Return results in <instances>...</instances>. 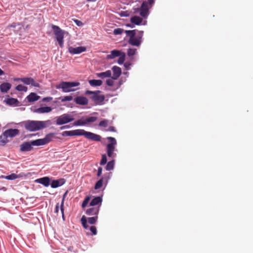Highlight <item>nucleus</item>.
<instances>
[{
	"label": "nucleus",
	"mask_w": 253,
	"mask_h": 253,
	"mask_svg": "<svg viewBox=\"0 0 253 253\" xmlns=\"http://www.w3.org/2000/svg\"><path fill=\"white\" fill-rule=\"evenodd\" d=\"M46 123L47 121L27 120L20 122L19 125L24 126L28 131H35L45 127Z\"/></svg>",
	"instance_id": "f257e3e1"
},
{
	"label": "nucleus",
	"mask_w": 253,
	"mask_h": 253,
	"mask_svg": "<svg viewBox=\"0 0 253 253\" xmlns=\"http://www.w3.org/2000/svg\"><path fill=\"white\" fill-rule=\"evenodd\" d=\"M125 33L129 37L128 43L132 46H138L142 42L143 31L133 30H126Z\"/></svg>",
	"instance_id": "f03ea898"
},
{
	"label": "nucleus",
	"mask_w": 253,
	"mask_h": 253,
	"mask_svg": "<svg viewBox=\"0 0 253 253\" xmlns=\"http://www.w3.org/2000/svg\"><path fill=\"white\" fill-rule=\"evenodd\" d=\"M74 131L75 135H84L86 138L95 141H100L101 140V136L100 135L91 132L86 131L84 129H76L74 130Z\"/></svg>",
	"instance_id": "7ed1b4c3"
},
{
	"label": "nucleus",
	"mask_w": 253,
	"mask_h": 253,
	"mask_svg": "<svg viewBox=\"0 0 253 253\" xmlns=\"http://www.w3.org/2000/svg\"><path fill=\"white\" fill-rule=\"evenodd\" d=\"M79 85V82H62L56 86V88H62L63 92H68L74 91V89L72 88Z\"/></svg>",
	"instance_id": "20e7f679"
},
{
	"label": "nucleus",
	"mask_w": 253,
	"mask_h": 253,
	"mask_svg": "<svg viewBox=\"0 0 253 253\" xmlns=\"http://www.w3.org/2000/svg\"><path fill=\"white\" fill-rule=\"evenodd\" d=\"M107 139L109 140L110 142L106 146L107 155L110 158H114L116 156L114 151L117 145V141L115 138L112 137H108Z\"/></svg>",
	"instance_id": "39448f33"
},
{
	"label": "nucleus",
	"mask_w": 253,
	"mask_h": 253,
	"mask_svg": "<svg viewBox=\"0 0 253 253\" xmlns=\"http://www.w3.org/2000/svg\"><path fill=\"white\" fill-rule=\"evenodd\" d=\"M100 92V91L99 90H97L96 91L86 90L85 93L86 95H91V99L96 104H99L102 103L105 99V97L103 95L99 94Z\"/></svg>",
	"instance_id": "423d86ee"
},
{
	"label": "nucleus",
	"mask_w": 253,
	"mask_h": 253,
	"mask_svg": "<svg viewBox=\"0 0 253 253\" xmlns=\"http://www.w3.org/2000/svg\"><path fill=\"white\" fill-rule=\"evenodd\" d=\"M52 28L53 30L55 39L58 42V45L61 47L63 46L64 42V32L58 26L52 25Z\"/></svg>",
	"instance_id": "0eeeda50"
},
{
	"label": "nucleus",
	"mask_w": 253,
	"mask_h": 253,
	"mask_svg": "<svg viewBox=\"0 0 253 253\" xmlns=\"http://www.w3.org/2000/svg\"><path fill=\"white\" fill-rule=\"evenodd\" d=\"M154 3V0H148L142 2L140 8V15L146 18L149 13V5H151Z\"/></svg>",
	"instance_id": "6e6552de"
},
{
	"label": "nucleus",
	"mask_w": 253,
	"mask_h": 253,
	"mask_svg": "<svg viewBox=\"0 0 253 253\" xmlns=\"http://www.w3.org/2000/svg\"><path fill=\"white\" fill-rule=\"evenodd\" d=\"M74 119L73 116L68 114H64L57 118L56 124L58 125H61L71 122L74 121Z\"/></svg>",
	"instance_id": "1a4fd4ad"
},
{
	"label": "nucleus",
	"mask_w": 253,
	"mask_h": 253,
	"mask_svg": "<svg viewBox=\"0 0 253 253\" xmlns=\"http://www.w3.org/2000/svg\"><path fill=\"white\" fill-rule=\"evenodd\" d=\"M15 81H20L24 84L26 85H32L34 87H39L40 84L39 83L36 82L34 79L32 78H16L14 79Z\"/></svg>",
	"instance_id": "9d476101"
},
{
	"label": "nucleus",
	"mask_w": 253,
	"mask_h": 253,
	"mask_svg": "<svg viewBox=\"0 0 253 253\" xmlns=\"http://www.w3.org/2000/svg\"><path fill=\"white\" fill-rule=\"evenodd\" d=\"M81 222L83 226L85 229H89L91 232V234L92 235H95L97 234V229L95 226H89L88 224H87V220L86 218L84 215H83L81 218Z\"/></svg>",
	"instance_id": "9b49d317"
},
{
	"label": "nucleus",
	"mask_w": 253,
	"mask_h": 253,
	"mask_svg": "<svg viewBox=\"0 0 253 253\" xmlns=\"http://www.w3.org/2000/svg\"><path fill=\"white\" fill-rule=\"evenodd\" d=\"M20 132L18 129L9 128L3 132V135L7 137L12 138L18 135Z\"/></svg>",
	"instance_id": "f8f14e48"
},
{
	"label": "nucleus",
	"mask_w": 253,
	"mask_h": 253,
	"mask_svg": "<svg viewBox=\"0 0 253 253\" xmlns=\"http://www.w3.org/2000/svg\"><path fill=\"white\" fill-rule=\"evenodd\" d=\"M33 146L32 144V141L30 142H24L20 145V150L21 152H28L31 151L33 149Z\"/></svg>",
	"instance_id": "ddd939ff"
},
{
	"label": "nucleus",
	"mask_w": 253,
	"mask_h": 253,
	"mask_svg": "<svg viewBox=\"0 0 253 253\" xmlns=\"http://www.w3.org/2000/svg\"><path fill=\"white\" fill-rule=\"evenodd\" d=\"M47 143V134L45 135L43 139H38L32 141V144L33 146H41Z\"/></svg>",
	"instance_id": "4468645a"
},
{
	"label": "nucleus",
	"mask_w": 253,
	"mask_h": 253,
	"mask_svg": "<svg viewBox=\"0 0 253 253\" xmlns=\"http://www.w3.org/2000/svg\"><path fill=\"white\" fill-rule=\"evenodd\" d=\"M99 207H91L86 210V214L88 215L98 216L99 211Z\"/></svg>",
	"instance_id": "2eb2a0df"
},
{
	"label": "nucleus",
	"mask_w": 253,
	"mask_h": 253,
	"mask_svg": "<svg viewBox=\"0 0 253 253\" xmlns=\"http://www.w3.org/2000/svg\"><path fill=\"white\" fill-rule=\"evenodd\" d=\"M112 71L113 73L112 79L114 80H117L122 74L121 68L117 66H114L112 68Z\"/></svg>",
	"instance_id": "dca6fc26"
},
{
	"label": "nucleus",
	"mask_w": 253,
	"mask_h": 253,
	"mask_svg": "<svg viewBox=\"0 0 253 253\" xmlns=\"http://www.w3.org/2000/svg\"><path fill=\"white\" fill-rule=\"evenodd\" d=\"M8 28H13V31L15 33H18L23 29V26L20 23H13L7 26Z\"/></svg>",
	"instance_id": "f3484780"
},
{
	"label": "nucleus",
	"mask_w": 253,
	"mask_h": 253,
	"mask_svg": "<svg viewBox=\"0 0 253 253\" xmlns=\"http://www.w3.org/2000/svg\"><path fill=\"white\" fill-rule=\"evenodd\" d=\"M6 103L9 106H19V102L17 99L9 97L5 100Z\"/></svg>",
	"instance_id": "a211bd4d"
},
{
	"label": "nucleus",
	"mask_w": 253,
	"mask_h": 253,
	"mask_svg": "<svg viewBox=\"0 0 253 253\" xmlns=\"http://www.w3.org/2000/svg\"><path fill=\"white\" fill-rule=\"evenodd\" d=\"M40 98V96L34 92L30 93V94L26 97L27 101L29 102H33L36 101L38 100Z\"/></svg>",
	"instance_id": "6ab92c4d"
},
{
	"label": "nucleus",
	"mask_w": 253,
	"mask_h": 253,
	"mask_svg": "<svg viewBox=\"0 0 253 253\" xmlns=\"http://www.w3.org/2000/svg\"><path fill=\"white\" fill-rule=\"evenodd\" d=\"M75 102L80 105H84L88 104V99L83 96H78L75 99Z\"/></svg>",
	"instance_id": "aec40b11"
},
{
	"label": "nucleus",
	"mask_w": 253,
	"mask_h": 253,
	"mask_svg": "<svg viewBox=\"0 0 253 253\" xmlns=\"http://www.w3.org/2000/svg\"><path fill=\"white\" fill-rule=\"evenodd\" d=\"M65 182V180L63 178H61L58 180H53L50 185L52 188H57L59 186H62Z\"/></svg>",
	"instance_id": "412c9836"
},
{
	"label": "nucleus",
	"mask_w": 253,
	"mask_h": 253,
	"mask_svg": "<svg viewBox=\"0 0 253 253\" xmlns=\"http://www.w3.org/2000/svg\"><path fill=\"white\" fill-rule=\"evenodd\" d=\"M11 87V84L9 83H3L0 85V90L1 92L6 93Z\"/></svg>",
	"instance_id": "4be33fe9"
},
{
	"label": "nucleus",
	"mask_w": 253,
	"mask_h": 253,
	"mask_svg": "<svg viewBox=\"0 0 253 253\" xmlns=\"http://www.w3.org/2000/svg\"><path fill=\"white\" fill-rule=\"evenodd\" d=\"M22 176H23V174H22V173H20L19 174L11 173L10 174L5 176L4 178L7 180H13L17 178H20Z\"/></svg>",
	"instance_id": "5701e85b"
},
{
	"label": "nucleus",
	"mask_w": 253,
	"mask_h": 253,
	"mask_svg": "<svg viewBox=\"0 0 253 253\" xmlns=\"http://www.w3.org/2000/svg\"><path fill=\"white\" fill-rule=\"evenodd\" d=\"M112 75L111 71L110 70H107L104 72H101L97 74L98 77L100 78H109L111 77Z\"/></svg>",
	"instance_id": "b1692460"
},
{
	"label": "nucleus",
	"mask_w": 253,
	"mask_h": 253,
	"mask_svg": "<svg viewBox=\"0 0 253 253\" xmlns=\"http://www.w3.org/2000/svg\"><path fill=\"white\" fill-rule=\"evenodd\" d=\"M85 49L86 48H68V51L72 54H77L85 51Z\"/></svg>",
	"instance_id": "393cba45"
},
{
	"label": "nucleus",
	"mask_w": 253,
	"mask_h": 253,
	"mask_svg": "<svg viewBox=\"0 0 253 253\" xmlns=\"http://www.w3.org/2000/svg\"><path fill=\"white\" fill-rule=\"evenodd\" d=\"M121 53V52L119 50H114L111 52L110 54L107 55V57L108 59H113L120 55Z\"/></svg>",
	"instance_id": "a878e982"
},
{
	"label": "nucleus",
	"mask_w": 253,
	"mask_h": 253,
	"mask_svg": "<svg viewBox=\"0 0 253 253\" xmlns=\"http://www.w3.org/2000/svg\"><path fill=\"white\" fill-rule=\"evenodd\" d=\"M142 21L143 20L141 18L137 16H134L130 18L131 22L136 25H140Z\"/></svg>",
	"instance_id": "bb28decb"
},
{
	"label": "nucleus",
	"mask_w": 253,
	"mask_h": 253,
	"mask_svg": "<svg viewBox=\"0 0 253 253\" xmlns=\"http://www.w3.org/2000/svg\"><path fill=\"white\" fill-rule=\"evenodd\" d=\"M102 202V199L100 197H96L93 199L90 203V206L93 207L96 206Z\"/></svg>",
	"instance_id": "cd10ccee"
},
{
	"label": "nucleus",
	"mask_w": 253,
	"mask_h": 253,
	"mask_svg": "<svg viewBox=\"0 0 253 253\" xmlns=\"http://www.w3.org/2000/svg\"><path fill=\"white\" fill-rule=\"evenodd\" d=\"M35 182L47 187V176H45L35 180Z\"/></svg>",
	"instance_id": "c85d7f7f"
},
{
	"label": "nucleus",
	"mask_w": 253,
	"mask_h": 253,
	"mask_svg": "<svg viewBox=\"0 0 253 253\" xmlns=\"http://www.w3.org/2000/svg\"><path fill=\"white\" fill-rule=\"evenodd\" d=\"M73 125L75 126H85L86 123L85 118H82L81 119L75 121L73 123Z\"/></svg>",
	"instance_id": "c756f323"
},
{
	"label": "nucleus",
	"mask_w": 253,
	"mask_h": 253,
	"mask_svg": "<svg viewBox=\"0 0 253 253\" xmlns=\"http://www.w3.org/2000/svg\"><path fill=\"white\" fill-rule=\"evenodd\" d=\"M89 83L91 86H100L102 84V82L100 80H91Z\"/></svg>",
	"instance_id": "7c9ffc66"
},
{
	"label": "nucleus",
	"mask_w": 253,
	"mask_h": 253,
	"mask_svg": "<svg viewBox=\"0 0 253 253\" xmlns=\"http://www.w3.org/2000/svg\"><path fill=\"white\" fill-rule=\"evenodd\" d=\"M34 112L38 113H47V106H44L42 107H40L37 109H34L33 111Z\"/></svg>",
	"instance_id": "2f4dec72"
},
{
	"label": "nucleus",
	"mask_w": 253,
	"mask_h": 253,
	"mask_svg": "<svg viewBox=\"0 0 253 253\" xmlns=\"http://www.w3.org/2000/svg\"><path fill=\"white\" fill-rule=\"evenodd\" d=\"M98 219V216H94L91 217H88L87 220V223H89L90 224H95Z\"/></svg>",
	"instance_id": "473e14b6"
},
{
	"label": "nucleus",
	"mask_w": 253,
	"mask_h": 253,
	"mask_svg": "<svg viewBox=\"0 0 253 253\" xmlns=\"http://www.w3.org/2000/svg\"><path fill=\"white\" fill-rule=\"evenodd\" d=\"M7 138V137L3 134L2 135H0V146H4L8 142Z\"/></svg>",
	"instance_id": "72a5a7b5"
},
{
	"label": "nucleus",
	"mask_w": 253,
	"mask_h": 253,
	"mask_svg": "<svg viewBox=\"0 0 253 253\" xmlns=\"http://www.w3.org/2000/svg\"><path fill=\"white\" fill-rule=\"evenodd\" d=\"M97 120V117H89L86 118H85L86 125L95 122Z\"/></svg>",
	"instance_id": "f704fd0d"
},
{
	"label": "nucleus",
	"mask_w": 253,
	"mask_h": 253,
	"mask_svg": "<svg viewBox=\"0 0 253 253\" xmlns=\"http://www.w3.org/2000/svg\"><path fill=\"white\" fill-rule=\"evenodd\" d=\"M114 160L109 162L106 165V169L108 171L112 170L114 169Z\"/></svg>",
	"instance_id": "c9c22d12"
},
{
	"label": "nucleus",
	"mask_w": 253,
	"mask_h": 253,
	"mask_svg": "<svg viewBox=\"0 0 253 253\" xmlns=\"http://www.w3.org/2000/svg\"><path fill=\"white\" fill-rule=\"evenodd\" d=\"M118 57H119V59L118 60V63L119 64H122L125 60V57H126L125 53L124 52H121L120 54V55H119Z\"/></svg>",
	"instance_id": "e433bc0d"
},
{
	"label": "nucleus",
	"mask_w": 253,
	"mask_h": 253,
	"mask_svg": "<svg viewBox=\"0 0 253 253\" xmlns=\"http://www.w3.org/2000/svg\"><path fill=\"white\" fill-rule=\"evenodd\" d=\"M15 89L18 91L26 92L27 90V87L22 84H18L16 86Z\"/></svg>",
	"instance_id": "4c0bfd02"
},
{
	"label": "nucleus",
	"mask_w": 253,
	"mask_h": 253,
	"mask_svg": "<svg viewBox=\"0 0 253 253\" xmlns=\"http://www.w3.org/2000/svg\"><path fill=\"white\" fill-rule=\"evenodd\" d=\"M62 135L63 136H74L75 135V131L73 130L70 131H65L62 133Z\"/></svg>",
	"instance_id": "58836bf2"
},
{
	"label": "nucleus",
	"mask_w": 253,
	"mask_h": 253,
	"mask_svg": "<svg viewBox=\"0 0 253 253\" xmlns=\"http://www.w3.org/2000/svg\"><path fill=\"white\" fill-rule=\"evenodd\" d=\"M109 121L107 120L104 119L100 122L99 126L101 127H107L108 125Z\"/></svg>",
	"instance_id": "ea45409f"
},
{
	"label": "nucleus",
	"mask_w": 253,
	"mask_h": 253,
	"mask_svg": "<svg viewBox=\"0 0 253 253\" xmlns=\"http://www.w3.org/2000/svg\"><path fill=\"white\" fill-rule=\"evenodd\" d=\"M103 185V179H100L99 180H98L95 184L94 186L95 189H100Z\"/></svg>",
	"instance_id": "a19ab883"
},
{
	"label": "nucleus",
	"mask_w": 253,
	"mask_h": 253,
	"mask_svg": "<svg viewBox=\"0 0 253 253\" xmlns=\"http://www.w3.org/2000/svg\"><path fill=\"white\" fill-rule=\"evenodd\" d=\"M73 99V97L71 95L65 96L60 98V100L62 102H65L67 101H71Z\"/></svg>",
	"instance_id": "79ce46f5"
},
{
	"label": "nucleus",
	"mask_w": 253,
	"mask_h": 253,
	"mask_svg": "<svg viewBox=\"0 0 253 253\" xmlns=\"http://www.w3.org/2000/svg\"><path fill=\"white\" fill-rule=\"evenodd\" d=\"M136 52V48H128L127 51V55L129 56H132L135 54Z\"/></svg>",
	"instance_id": "37998d69"
},
{
	"label": "nucleus",
	"mask_w": 253,
	"mask_h": 253,
	"mask_svg": "<svg viewBox=\"0 0 253 253\" xmlns=\"http://www.w3.org/2000/svg\"><path fill=\"white\" fill-rule=\"evenodd\" d=\"M124 31V29L122 28H117L114 30L113 33L115 35H121L123 33Z\"/></svg>",
	"instance_id": "c03bdc74"
},
{
	"label": "nucleus",
	"mask_w": 253,
	"mask_h": 253,
	"mask_svg": "<svg viewBox=\"0 0 253 253\" xmlns=\"http://www.w3.org/2000/svg\"><path fill=\"white\" fill-rule=\"evenodd\" d=\"M90 200V198L88 196H87L85 197V198L84 199V200L83 203H82V207L83 208H84V207H85L88 204L89 201Z\"/></svg>",
	"instance_id": "a18cd8bd"
},
{
	"label": "nucleus",
	"mask_w": 253,
	"mask_h": 253,
	"mask_svg": "<svg viewBox=\"0 0 253 253\" xmlns=\"http://www.w3.org/2000/svg\"><path fill=\"white\" fill-rule=\"evenodd\" d=\"M107 157L105 154H103L102 155V159L101 160L100 164L101 165H104L107 163Z\"/></svg>",
	"instance_id": "49530a36"
},
{
	"label": "nucleus",
	"mask_w": 253,
	"mask_h": 253,
	"mask_svg": "<svg viewBox=\"0 0 253 253\" xmlns=\"http://www.w3.org/2000/svg\"><path fill=\"white\" fill-rule=\"evenodd\" d=\"M113 80L114 79H113L112 78L111 79H108L106 81V84L108 86H113V84H114V81H113Z\"/></svg>",
	"instance_id": "de8ad7c7"
},
{
	"label": "nucleus",
	"mask_w": 253,
	"mask_h": 253,
	"mask_svg": "<svg viewBox=\"0 0 253 253\" xmlns=\"http://www.w3.org/2000/svg\"><path fill=\"white\" fill-rule=\"evenodd\" d=\"M130 65H131V64H130L128 62H126L124 64V66H125L126 69L127 70H128L130 69Z\"/></svg>",
	"instance_id": "09e8293b"
},
{
	"label": "nucleus",
	"mask_w": 253,
	"mask_h": 253,
	"mask_svg": "<svg viewBox=\"0 0 253 253\" xmlns=\"http://www.w3.org/2000/svg\"><path fill=\"white\" fill-rule=\"evenodd\" d=\"M102 168L101 167H99L98 169V171H97V176H100L101 175V173H102Z\"/></svg>",
	"instance_id": "8fccbe9b"
},
{
	"label": "nucleus",
	"mask_w": 253,
	"mask_h": 253,
	"mask_svg": "<svg viewBox=\"0 0 253 253\" xmlns=\"http://www.w3.org/2000/svg\"><path fill=\"white\" fill-rule=\"evenodd\" d=\"M75 22L78 26H81L83 25V23L81 21H79L78 20H75Z\"/></svg>",
	"instance_id": "3c124183"
},
{
	"label": "nucleus",
	"mask_w": 253,
	"mask_h": 253,
	"mask_svg": "<svg viewBox=\"0 0 253 253\" xmlns=\"http://www.w3.org/2000/svg\"><path fill=\"white\" fill-rule=\"evenodd\" d=\"M108 131L114 132L116 131L115 128L114 126H110L107 129Z\"/></svg>",
	"instance_id": "603ef678"
},
{
	"label": "nucleus",
	"mask_w": 253,
	"mask_h": 253,
	"mask_svg": "<svg viewBox=\"0 0 253 253\" xmlns=\"http://www.w3.org/2000/svg\"><path fill=\"white\" fill-rule=\"evenodd\" d=\"M63 210H64V209H63V201H62V204L61 206V211L62 213V217L64 219V215Z\"/></svg>",
	"instance_id": "864d4df0"
},
{
	"label": "nucleus",
	"mask_w": 253,
	"mask_h": 253,
	"mask_svg": "<svg viewBox=\"0 0 253 253\" xmlns=\"http://www.w3.org/2000/svg\"><path fill=\"white\" fill-rule=\"evenodd\" d=\"M59 211V204H57L55 209V212H58Z\"/></svg>",
	"instance_id": "5fc2aeb1"
},
{
	"label": "nucleus",
	"mask_w": 253,
	"mask_h": 253,
	"mask_svg": "<svg viewBox=\"0 0 253 253\" xmlns=\"http://www.w3.org/2000/svg\"><path fill=\"white\" fill-rule=\"evenodd\" d=\"M69 126H65L61 127V128L62 129H65V128H69Z\"/></svg>",
	"instance_id": "6e6d98bb"
},
{
	"label": "nucleus",
	"mask_w": 253,
	"mask_h": 253,
	"mask_svg": "<svg viewBox=\"0 0 253 253\" xmlns=\"http://www.w3.org/2000/svg\"><path fill=\"white\" fill-rule=\"evenodd\" d=\"M43 100L44 101H47V97H44V98H43Z\"/></svg>",
	"instance_id": "4d7b16f0"
},
{
	"label": "nucleus",
	"mask_w": 253,
	"mask_h": 253,
	"mask_svg": "<svg viewBox=\"0 0 253 253\" xmlns=\"http://www.w3.org/2000/svg\"><path fill=\"white\" fill-rule=\"evenodd\" d=\"M48 112H50L51 111V108L50 107H48Z\"/></svg>",
	"instance_id": "13d9d810"
},
{
	"label": "nucleus",
	"mask_w": 253,
	"mask_h": 253,
	"mask_svg": "<svg viewBox=\"0 0 253 253\" xmlns=\"http://www.w3.org/2000/svg\"><path fill=\"white\" fill-rule=\"evenodd\" d=\"M88 1H95L96 0H87Z\"/></svg>",
	"instance_id": "bf43d9fd"
},
{
	"label": "nucleus",
	"mask_w": 253,
	"mask_h": 253,
	"mask_svg": "<svg viewBox=\"0 0 253 253\" xmlns=\"http://www.w3.org/2000/svg\"><path fill=\"white\" fill-rule=\"evenodd\" d=\"M51 99H52L51 98H50V97H48V101H49L50 100H51Z\"/></svg>",
	"instance_id": "052dcab7"
},
{
	"label": "nucleus",
	"mask_w": 253,
	"mask_h": 253,
	"mask_svg": "<svg viewBox=\"0 0 253 253\" xmlns=\"http://www.w3.org/2000/svg\"><path fill=\"white\" fill-rule=\"evenodd\" d=\"M49 136H49V134H48V142H49V140H49V139H50V138H49L50 137H49Z\"/></svg>",
	"instance_id": "680f3d73"
},
{
	"label": "nucleus",
	"mask_w": 253,
	"mask_h": 253,
	"mask_svg": "<svg viewBox=\"0 0 253 253\" xmlns=\"http://www.w3.org/2000/svg\"><path fill=\"white\" fill-rule=\"evenodd\" d=\"M48 185H49V179L48 178Z\"/></svg>",
	"instance_id": "e2e57ef3"
},
{
	"label": "nucleus",
	"mask_w": 253,
	"mask_h": 253,
	"mask_svg": "<svg viewBox=\"0 0 253 253\" xmlns=\"http://www.w3.org/2000/svg\"><path fill=\"white\" fill-rule=\"evenodd\" d=\"M34 134H30V136H33Z\"/></svg>",
	"instance_id": "0e129e2a"
},
{
	"label": "nucleus",
	"mask_w": 253,
	"mask_h": 253,
	"mask_svg": "<svg viewBox=\"0 0 253 253\" xmlns=\"http://www.w3.org/2000/svg\"><path fill=\"white\" fill-rule=\"evenodd\" d=\"M79 47L82 48V47H83V46H79Z\"/></svg>",
	"instance_id": "69168bd1"
}]
</instances>
